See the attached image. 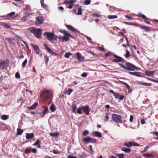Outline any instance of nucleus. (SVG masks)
<instances>
[{
  "instance_id": "obj_1",
  "label": "nucleus",
  "mask_w": 158,
  "mask_h": 158,
  "mask_svg": "<svg viewBox=\"0 0 158 158\" xmlns=\"http://www.w3.org/2000/svg\"><path fill=\"white\" fill-rule=\"evenodd\" d=\"M119 64L122 68L129 71H134L135 69H139L134 65L129 62H126L125 64V65L121 63H119Z\"/></svg>"
},
{
  "instance_id": "obj_2",
  "label": "nucleus",
  "mask_w": 158,
  "mask_h": 158,
  "mask_svg": "<svg viewBox=\"0 0 158 158\" xmlns=\"http://www.w3.org/2000/svg\"><path fill=\"white\" fill-rule=\"evenodd\" d=\"M52 96L51 91L48 90L43 91L40 94V97L41 98L43 102H46Z\"/></svg>"
},
{
  "instance_id": "obj_3",
  "label": "nucleus",
  "mask_w": 158,
  "mask_h": 158,
  "mask_svg": "<svg viewBox=\"0 0 158 158\" xmlns=\"http://www.w3.org/2000/svg\"><path fill=\"white\" fill-rule=\"evenodd\" d=\"M30 32L33 33L37 38H41L42 37V30L41 29L38 28L35 29L34 27H31L29 29Z\"/></svg>"
},
{
  "instance_id": "obj_4",
  "label": "nucleus",
  "mask_w": 158,
  "mask_h": 158,
  "mask_svg": "<svg viewBox=\"0 0 158 158\" xmlns=\"http://www.w3.org/2000/svg\"><path fill=\"white\" fill-rule=\"evenodd\" d=\"M122 117L119 115L116 114H112V118L113 121L116 123H122Z\"/></svg>"
},
{
  "instance_id": "obj_5",
  "label": "nucleus",
  "mask_w": 158,
  "mask_h": 158,
  "mask_svg": "<svg viewBox=\"0 0 158 158\" xmlns=\"http://www.w3.org/2000/svg\"><path fill=\"white\" fill-rule=\"evenodd\" d=\"M112 55L115 58L112 60V62L116 63L121 62L123 63L125 62L124 60L122 57L118 56L115 54H112Z\"/></svg>"
},
{
  "instance_id": "obj_6",
  "label": "nucleus",
  "mask_w": 158,
  "mask_h": 158,
  "mask_svg": "<svg viewBox=\"0 0 158 158\" xmlns=\"http://www.w3.org/2000/svg\"><path fill=\"white\" fill-rule=\"evenodd\" d=\"M83 141L85 144H87L89 143H94L96 142V140L89 136H88L84 138L83 139Z\"/></svg>"
},
{
  "instance_id": "obj_7",
  "label": "nucleus",
  "mask_w": 158,
  "mask_h": 158,
  "mask_svg": "<svg viewBox=\"0 0 158 158\" xmlns=\"http://www.w3.org/2000/svg\"><path fill=\"white\" fill-rule=\"evenodd\" d=\"M53 34L52 32H46L43 34V35L46 36L48 39L51 42L53 43L52 42Z\"/></svg>"
},
{
  "instance_id": "obj_8",
  "label": "nucleus",
  "mask_w": 158,
  "mask_h": 158,
  "mask_svg": "<svg viewBox=\"0 0 158 158\" xmlns=\"http://www.w3.org/2000/svg\"><path fill=\"white\" fill-rule=\"evenodd\" d=\"M137 26H139L141 29L144 30L146 32H147L152 31L154 30V29L151 27L143 26L139 24Z\"/></svg>"
},
{
  "instance_id": "obj_9",
  "label": "nucleus",
  "mask_w": 158,
  "mask_h": 158,
  "mask_svg": "<svg viewBox=\"0 0 158 158\" xmlns=\"http://www.w3.org/2000/svg\"><path fill=\"white\" fill-rule=\"evenodd\" d=\"M44 20L43 17H38L36 18V22L35 24L37 26H39L42 24Z\"/></svg>"
},
{
  "instance_id": "obj_10",
  "label": "nucleus",
  "mask_w": 158,
  "mask_h": 158,
  "mask_svg": "<svg viewBox=\"0 0 158 158\" xmlns=\"http://www.w3.org/2000/svg\"><path fill=\"white\" fill-rule=\"evenodd\" d=\"M125 146L127 147H131L132 146H139L140 145L136 142H125L124 143Z\"/></svg>"
},
{
  "instance_id": "obj_11",
  "label": "nucleus",
  "mask_w": 158,
  "mask_h": 158,
  "mask_svg": "<svg viewBox=\"0 0 158 158\" xmlns=\"http://www.w3.org/2000/svg\"><path fill=\"white\" fill-rule=\"evenodd\" d=\"M137 16L139 17H141L142 19H144V21L146 23L148 24H151V23L149 21H147V20L149 19L147 17H146L144 15H143L141 13H139V14Z\"/></svg>"
},
{
  "instance_id": "obj_12",
  "label": "nucleus",
  "mask_w": 158,
  "mask_h": 158,
  "mask_svg": "<svg viewBox=\"0 0 158 158\" xmlns=\"http://www.w3.org/2000/svg\"><path fill=\"white\" fill-rule=\"evenodd\" d=\"M44 46L45 48L46 49V50L47 51H48V53L49 54H52V55H54L55 56H56L57 55V53L52 52L51 50L50 49V48L48 46V45L46 44L45 43L44 44Z\"/></svg>"
},
{
  "instance_id": "obj_13",
  "label": "nucleus",
  "mask_w": 158,
  "mask_h": 158,
  "mask_svg": "<svg viewBox=\"0 0 158 158\" xmlns=\"http://www.w3.org/2000/svg\"><path fill=\"white\" fill-rule=\"evenodd\" d=\"M31 45L32 46L34 51L37 54H39L40 52V49L39 46L37 45H35L33 44H31Z\"/></svg>"
},
{
  "instance_id": "obj_14",
  "label": "nucleus",
  "mask_w": 158,
  "mask_h": 158,
  "mask_svg": "<svg viewBox=\"0 0 158 158\" xmlns=\"http://www.w3.org/2000/svg\"><path fill=\"white\" fill-rule=\"evenodd\" d=\"M66 27L69 30L71 31L76 33H78L79 32V31L77 29H75L71 25H66Z\"/></svg>"
},
{
  "instance_id": "obj_15",
  "label": "nucleus",
  "mask_w": 158,
  "mask_h": 158,
  "mask_svg": "<svg viewBox=\"0 0 158 158\" xmlns=\"http://www.w3.org/2000/svg\"><path fill=\"white\" fill-rule=\"evenodd\" d=\"M76 55L79 61H83L84 60V57L83 56H82L79 52L77 53H76Z\"/></svg>"
},
{
  "instance_id": "obj_16",
  "label": "nucleus",
  "mask_w": 158,
  "mask_h": 158,
  "mask_svg": "<svg viewBox=\"0 0 158 158\" xmlns=\"http://www.w3.org/2000/svg\"><path fill=\"white\" fill-rule=\"evenodd\" d=\"M43 107L44 108V109L42 112V114L41 115V117H44L47 112L48 111V108L47 106H43Z\"/></svg>"
},
{
  "instance_id": "obj_17",
  "label": "nucleus",
  "mask_w": 158,
  "mask_h": 158,
  "mask_svg": "<svg viewBox=\"0 0 158 158\" xmlns=\"http://www.w3.org/2000/svg\"><path fill=\"white\" fill-rule=\"evenodd\" d=\"M34 137V135L33 133H27L26 135V139H32Z\"/></svg>"
},
{
  "instance_id": "obj_18",
  "label": "nucleus",
  "mask_w": 158,
  "mask_h": 158,
  "mask_svg": "<svg viewBox=\"0 0 158 158\" xmlns=\"http://www.w3.org/2000/svg\"><path fill=\"white\" fill-rule=\"evenodd\" d=\"M6 62L4 60L0 62V69H3L6 68Z\"/></svg>"
},
{
  "instance_id": "obj_19",
  "label": "nucleus",
  "mask_w": 158,
  "mask_h": 158,
  "mask_svg": "<svg viewBox=\"0 0 158 158\" xmlns=\"http://www.w3.org/2000/svg\"><path fill=\"white\" fill-rule=\"evenodd\" d=\"M109 92L110 93L114 95V96L115 98H116L118 99V98L119 96V94L118 93H115L112 90H110L109 91Z\"/></svg>"
},
{
  "instance_id": "obj_20",
  "label": "nucleus",
  "mask_w": 158,
  "mask_h": 158,
  "mask_svg": "<svg viewBox=\"0 0 158 158\" xmlns=\"http://www.w3.org/2000/svg\"><path fill=\"white\" fill-rule=\"evenodd\" d=\"M143 156L144 157H145L147 158H154V156H153V155L151 153H147L145 154H143Z\"/></svg>"
},
{
  "instance_id": "obj_21",
  "label": "nucleus",
  "mask_w": 158,
  "mask_h": 158,
  "mask_svg": "<svg viewBox=\"0 0 158 158\" xmlns=\"http://www.w3.org/2000/svg\"><path fill=\"white\" fill-rule=\"evenodd\" d=\"M92 134L93 135L99 138L101 137L102 136L101 133L98 131H94Z\"/></svg>"
},
{
  "instance_id": "obj_22",
  "label": "nucleus",
  "mask_w": 158,
  "mask_h": 158,
  "mask_svg": "<svg viewBox=\"0 0 158 158\" xmlns=\"http://www.w3.org/2000/svg\"><path fill=\"white\" fill-rule=\"evenodd\" d=\"M154 71H146L145 73L146 75L148 76H151L152 77H153L154 76Z\"/></svg>"
},
{
  "instance_id": "obj_23",
  "label": "nucleus",
  "mask_w": 158,
  "mask_h": 158,
  "mask_svg": "<svg viewBox=\"0 0 158 158\" xmlns=\"http://www.w3.org/2000/svg\"><path fill=\"white\" fill-rule=\"evenodd\" d=\"M16 36L18 39H19L21 41H22V42L24 43V44L26 45L27 48L28 49L29 48L26 42L22 40V38L21 37L17 35H16Z\"/></svg>"
},
{
  "instance_id": "obj_24",
  "label": "nucleus",
  "mask_w": 158,
  "mask_h": 158,
  "mask_svg": "<svg viewBox=\"0 0 158 158\" xmlns=\"http://www.w3.org/2000/svg\"><path fill=\"white\" fill-rule=\"evenodd\" d=\"M137 82H138V83H137V84L144 86H150L152 85V84L150 83H147L146 82L142 83L141 82L138 81H137Z\"/></svg>"
},
{
  "instance_id": "obj_25",
  "label": "nucleus",
  "mask_w": 158,
  "mask_h": 158,
  "mask_svg": "<svg viewBox=\"0 0 158 158\" xmlns=\"http://www.w3.org/2000/svg\"><path fill=\"white\" fill-rule=\"evenodd\" d=\"M121 150L122 151H124L125 153H129L131 152V149L129 148H123Z\"/></svg>"
},
{
  "instance_id": "obj_26",
  "label": "nucleus",
  "mask_w": 158,
  "mask_h": 158,
  "mask_svg": "<svg viewBox=\"0 0 158 158\" xmlns=\"http://www.w3.org/2000/svg\"><path fill=\"white\" fill-rule=\"evenodd\" d=\"M38 105L37 103H34L32 105L28 108L30 110H33L35 109Z\"/></svg>"
},
{
  "instance_id": "obj_27",
  "label": "nucleus",
  "mask_w": 158,
  "mask_h": 158,
  "mask_svg": "<svg viewBox=\"0 0 158 158\" xmlns=\"http://www.w3.org/2000/svg\"><path fill=\"white\" fill-rule=\"evenodd\" d=\"M1 25L5 27L6 29H10L11 28V27L8 24L4 23H1Z\"/></svg>"
},
{
  "instance_id": "obj_28",
  "label": "nucleus",
  "mask_w": 158,
  "mask_h": 158,
  "mask_svg": "<svg viewBox=\"0 0 158 158\" xmlns=\"http://www.w3.org/2000/svg\"><path fill=\"white\" fill-rule=\"evenodd\" d=\"M42 6L44 9L48 10V6L46 5L44 3V1H43L42 2H40Z\"/></svg>"
},
{
  "instance_id": "obj_29",
  "label": "nucleus",
  "mask_w": 158,
  "mask_h": 158,
  "mask_svg": "<svg viewBox=\"0 0 158 158\" xmlns=\"http://www.w3.org/2000/svg\"><path fill=\"white\" fill-rule=\"evenodd\" d=\"M50 108L51 111L52 112H54L56 110V106L53 104L51 106Z\"/></svg>"
},
{
  "instance_id": "obj_30",
  "label": "nucleus",
  "mask_w": 158,
  "mask_h": 158,
  "mask_svg": "<svg viewBox=\"0 0 158 158\" xmlns=\"http://www.w3.org/2000/svg\"><path fill=\"white\" fill-rule=\"evenodd\" d=\"M83 112H85L87 110H88L89 107L88 106H83L81 107Z\"/></svg>"
},
{
  "instance_id": "obj_31",
  "label": "nucleus",
  "mask_w": 158,
  "mask_h": 158,
  "mask_svg": "<svg viewBox=\"0 0 158 158\" xmlns=\"http://www.w3.org/2000/svg\"><path fill=\"white\" fill-rule=\"evenodd\" d=\"M23 131V129L18 128L17 129V134L18 135H20L22 134Z\"/></svg>"
},
{
  "instance_id": "obj_32",
  "label": "nucleus",
  "mask_w": 158,
  "mask_h": 158,
  "mask_svg": "<svg viewBox=\"0 0 158 158\" xmlns=\"http://www.w3.org/2000/svg\"><path fill=\"white\" fill-rule=\"evenodd\" d=\"M115 155L118 158H124V154L123 153H118L116 154Z\"/></svg>"
},
{
  "instance_id": "obj_33",
  "label": "nucleus",
  "mask_w": 158,
  "mask_h": 158,
  "mask_svg": "<svg viewBox=\"0 0 158 158\" xmlns=\"http://www.w3.org/2000/svg\"><path fill=\"white\" fill-rule=\"evenodd\" d=\"M72 107L73 112L76 113V111L77 108L76 105L75 104H73L72 105Z\"/></svg>"
},
{
  "instance_id": "obj_34",
  "label": "nucleus",
  "mask_w": 158,
  "mask_h": 158,
  "mask_svg": "<svg viewBox=\"0 0 158 158\" xmlns=\"http://www.w3.org/2000/svg\"><path fill=\"white\" fill-rule=\"evenodd\" d=\"M124 23H125V24L130 25H134V26L138 25V24L137 23H131V22H124Z\"/></svg>"
},
{
  "instance_id": "obj_35",
  "label": "nucleus",
  "mask_w": 158,
  "mask_h": 158,
  "mask_svg": "<svg viewBox=\"0 0 158 158\" xmlns=\"http://www.w3.org/2000/svg\"><path fill=\"white\" fill-rule=\"evenodd\" d=\"M83 10V9L81 8V7H79L78 9V12L77 15H81L82 14V11Z\"/></svg>"
},
{
  "instance_id": "obj_36",
  "label": "nucleus",
  "mask_w": 158,
  "mask_h": 158,
  "mask_svg": "<svg viewBox=\"0 0 158 158\" xmlns=\"http://www.w3.org/2000/svg\"><path fill=\"white\" fill-rule=\"evenodd\" d=\"M108 18L110 19H113L117 18V16L116 15H109L108 16Z\"/></svg>"
},
{
  "instance_id": "obj_37",
  "label": "nucleus",
  "mask_w": 158,
  "mask_h": 158,
  "mask_svg": "<svg viewBox=\"0 0 158 158\" xmlns=\"http://www.w3.org/2000/svg\"><path fill=\"white\" fill-rule=\"evenodd\" d=\"M29 149H31V147H29L28 148H26L25 150V153L28 154L31 153V150H30Z\"/></svg>"
},
{
  "instance_id": "obj_38",
  "label": "nucleus",
  "mask_w": 158,
  "mask_h": 158,
  "mask_svg": "<svg viewBox=\"0 0 158 158\" xmlns=\"http://www.w3.org/2000/svg\"><path fill=\"white\" fill-rule=\"evenodd\" d=\"M40 141L39 139H38L36 141V142L33 144V145L35 146L38 145L37 148H40Z\"/></svg>"
},
{
  "instance_id": "obj_39",
  "label": "nucleus",
  "mask_w": 158,
  "mask_h": 158,
  "mask_svg": "<svg viewBox=\"0 0 158 158\" xmlns=\"http://www.w3.org/2000/svg\"><path fill=\"white\" fill-rule=\"evenodd\" d=\"M27 59H25V60H24V61L23 62L22 64V67L23 68L24 67H26V64H27Z\"/></svg>"
},
{
  "instance_id": "obj_40",
  "label": "nucleus",
  "mask_w": 158,
  "mask_h": 158,
  "mask_svg": "<svg viewBox=\"0 0 158 158\" xmlns=\"http://www.w3.org/2000/svg\"><path fill=\"white\" fill-rule=\"evenodd\" d=\"M50 135L52 137H56L59 135V134L57 132L51 133Z\"/></svg>"
},
{
  "instance_id": "obj_41",
  "label": "nucleus",
  "mask_w": 158,
  "mask_h": 158,
  "mask_svg": "<svg viewBox=\"0 0 158 158\" xmlns=\"http://www.w3.org/2000/svg\"><path fill=\"white\" fill-rule=\"evenodd\" d=\"M8 118V117L6 115H3L1 116V118L3 120L7 119Z\"/></svg>"
},
{
  "instance_id": "obj_42",
  "label": "nucleus",
  "mask_w": 158,
  "mask_h": 158,
  "mask_svg": "<svg viewBox=\"0 0 158 158\" xmlns=\"http://www.w3.org/2000/svg\"><path fill=\"white\" fill-rule=\"evenodd\" d=\"M72 55V54L71 53L69 52H68L65 54L64 56L66 58H69L70 56Z\"/></svg>"
},
{
  "instance_id": "obj_43",
  "label": "nucleus",
  "mask_w": 158,
  "mask_h": 158,
  "mask_svg": "<svg viewBox=\"0 0 158 158\" xmlns=\"http://www.w3.org/2000/svg\"><path fill=\"white\" fill-rule=\"evenodd\" d=\"M73 91V90L72 89H69L66 92V94L68 95H69Z\"/></svg>"
},
{
  "instance_id": "obj_44",
  "label": "nucleus",
  "mask_w": 158,
  "mask_h": 158,
  "mask_svg": "<svg viewBox=\"0 0 158 158\" xmlns=\"http://www.w3.org/2000/svg\"><path fill=\"white\" fill-rule=\"evenodd\" d=\"M125 56L126 58H127L130 56V52L127 49L126 50V55Z\"/></svg>"
},
{
  "instance_id": "obj_45",
  "label": "nucleus",
  "mask_w": 158,
  "mask_h": 158,
  "mask_svg": "<svg viewBox=\"0 0 158 158\" xmlns=\"http://www.w3.org/2000/svg\"><path fill=\"white\" fill-rule=\"evenodd\" d=\"M63 37L64 41H66L69 40V36L64 35Z\"/></svg>"
},
{
  "instance_id": "obj_46",
  "label": "nucleus",
  "mask_w": 158,
  "mask_h": 158,
  "mask_svg": "<svg viewBox=\"0 0 158 158\" xmlns=\"http://www.w3.org/2000/svg\"><path fill=\"white\" fill-rule=\"evenodd\" d=\"M91 2L90 0H85L84 2V4L86 5H88Z\"/></svg>"
},
{
  "instance_id": "obj_47",
  "label": "nucleus",
  "mask_w": 158,
  "mask_h": 158,
  "mask_svg": "<svg viewBox=\"0 0 158 158\" xmlns=\"http://www.w3.org/2000/svg\"><path fill=\"white\" fill-rule=\"evenodd\" d=\"M122 83L123 85H125L127 87V88L128 90L130 89V86L127 83L123 82H122Z\"/></svg>"
},
{
  "instance_id": "obj_48",
  "label": "nucleus",
  "mask_w": 158,
  "mask_h": 158,
  "mask_svg": "<svg viewBox=\"0 0 158 158\" xmlns=\"http://www.w3.org/2000/svg\"><path fill=\"white\" fill-rule=\"evenodd\" d=\"M60 32L61 33L64 34V35H67L68 33L67 31H65L64 30H61L60 31Z\"/></svg>"
},
{
  "instance_id": "obj_49",
  "label": "nucleus",
  "mask_w": 158,
  "mask_h": 158,
  "mask_svg": "<svg viewBox=\"0 0 158 158\" xmlns=\"http://www.w3.org/2000/svg\"><path fill=\"white\" fill-rule=\"evenodd\" d=\"M141 74V73L138 72H135L134 76L140 77L142 76Z\"/></svg>"
},
{
  "instance_id": "obj_50",
  "label": "nucleus",
  "mask_w": 158,
  "mask_h": 158,
  "mask_svg": "<svg viewBox=\"0 0 158 158\" xmlns=\"http://www.w3.org/2000/svg\"><path fill=\"white\" fill-rule=\"evenodd\" d=\"M82 109L81 107H79L77 110V113L79 114H81L82 113Z\"/></svg>"
},
{
  "instance_id": "obj_51",
  "label": "nucleus",
  "mask_w": 158,
  "mask_h": 158,
  "mask_svg": "<svg viewBox=\"0 0 158 158\" xmlns=\"http://www.w3.org/2000/svg\"><path fill=\"white\" fill-rule=\"evenodd\" d=\"M89 133V131L87 130H85L83 132L82 135L83 136H85L87 135Z\"/></svg>"
},
{
  "instance_id": "obj_52",
  "label": "nucleus",
  "mask_w": 158,
  "mask_h": 158,
  "mask_svg": "<svg viewBox=\"0 0 158 158\" xmlns=\"http://www.w3.org/2000/svg\"><path fill=\"white\" fill-rule=\"evenodd\" d=\"M149 148V146H147L145 147L144 148L143 150L141 151L140 152L141 153H142L144 152H146L147 150Z\"/></svg>"
},
{
  "instance_id": "obj_53",
  "label": "nucleus",
  "mask_w": 158,
  "mask_h": 158,
  "mask_svg": "<svg viewBox=\"0 0 158 158\" xmlns=\"http://www.w3.org/2000/svg\"><path fill=\"white\" fill-rule=\"evenodd\" d=\"M98 49L100 51L105 52V49L101 47H98Z\"/></svg>"
},
{
  "instance_id": "obj_54",
  "label": "nucleus",
  "mask_w": 158,
  "mask_h": 158,
  "mask_svg": "<svg viewBox=\"0 0 158 158\" xmlns=\"http://www.w3.org/2000/svg\"><path fill=\"white\" fill-rule=\"evenodd\" d=\"M109 119V117L108 116V114L106 113V115L105 116L104 120L106 122V121H107Z\"/></svg>"
},
{
  "instance_id": "obj_55",
  "label": "nucleus",
  "mask_w": 158,
  "mask_h": 158,
  "mask_svg": "<svg viewBox=\"0 0 158 158\" xmlns=\"http://www.w3.org/2000/svg\"><path fill=\"white\" fill-rule=\"evenodd\" d=\"M147 79L150 80V81H152L153 82H155V83H157V80H155L154 79H153L152 78H148V77H146V78Z\"/></svg>"
},
{
  "instance_id": "obj_56",
  "label": "nucleus",
  "mask_w": 158,
  "mask_h": 158,
  "mask_svg": "<svg viewBox=\"0 0 158 158\" xmlns=\"http://www.w3.org/2000/svg\"><path fill=\"white\" fill-rule=\"evenodd\" d=\"M89 147L90 148V150L91 151L90 152V154H93L94 153V152L93 150V148L92 147V146L91 145H90L89 146Z\"/></svg>"
},
{
  "instance_id": "obj_57",
  "label": "nucleus",
  "mask_w": 158,
  "mask_h": 158,
  "mask_svg": "<svg viewBox=\"0 0 158 158\" xmlns=\"http://www.w3.org/2000/svg\"><path fill=\"white\" fill-rule=\"evenodd\" d=\"M28 15H29L28 14V15L27 16H24L23 17H22L21 19V20L23 22L27 20V17Z\"/></svg>"
},
{
  "instance_id": "obj_58",
  "label": "nucleus",
  "mask_w": 158,
  "mask_h": 158,
  "mask_svg": "<svg viewBox=\"0 0 158 158\" xmlns=\"http://www.w3.org/2000/svg\"><path fill=\"white\" fill-rule=\"evenodd\" d=\"M31 151L32 153H35L37 152V150L35 148H33L31 150Z\"/></svg>"
},
{
  "instance_id": "obj_59",
  "label": "nucleus",
  "mask_w": 158,
  "mask_h": 158,
  "mask_svg": "<svg viewBox=\"0 0 158 158\" xmlns=\"http://www.w3.org/2000/svg\"><path fill=\"white\" fill-rule=\"evenodd\" d=\"M44 58L45 60V62L46 63H47L48 60H49V57L48 56H44Z\"/></svg>"
},
{
  "instance_id": "obj_60",
  "label": "nucleus",
  "mask_w": 158,
  "mask_h": 158,
  "mask_svg": "<svg viewBox=\"0 0 158 158\" xmlns=\"http://www.w3.org/2000/svg\"><path fill=\"white\" fill-rule=\"evenodd\" d=\"M112 54H114L113 53H111V52H109L108 53H106L105 55V56L106 57H108L109 56H110L111 55H112Z\"/></svg>"
},
{
  "instance_id": "obj_61",
  "label": "nucleus",
  "mask_w": 158,
  "mask_h": 158,
  "mask_svg": "<svg viewBox=\"0 0 158 158\" xmlns=\"http://www.w3.org/2000/svg\"><path fill=\"white\" fill-rule=\"evenodd\" d=\"M15 76L16 78L18 79L20 78V74L18 72H17L15 73Z\"/></svg>"
},
{
  "instance_id": "obj_62",
  "label": "nucleus",
  "mask_w": 158,
  "mask_h": 158,
  "mask_svg": "<svg viewBox=\"0 0 158 158\" xmlns=\"http://www.w3.org/2000/svg\"><path fill=\"white\" fill-rule=\"evenodd\" d=\"M88 74L86 73H83L81 75V76L84 77H86L87 76Z\"/></svg>"
},
{
  "instance_id": "obj_63",
  "label": "nucleus",
  "mask_w": 158,
  "mask_h": 158,
  "mask_svg": "<svg viewBox=\"0 0 158 158\" xmlns=\"http://www.w3.org/2000/svg\"><path fill=\"white\" fill-rule=\"evenodd\" d=\"M124 98V96L123 95H119L118 98H119V99L120 100H122Z\"/></svg>"
},
{
  "instance_id": "obj_64",
  "label": "nucleus",
  "mask_w": 158,
  "mask_h": 158,
  "mask_svg": "<svg viewBox=\"0 0 158 158\" xmlns=\"http://www.w3.org/2000/svg\"><path fill=\"white\" fill-rule=\"evenodd\" d=\"M59 40L61 42H64V37L63 36H60L59 37Z\"/></svg>"
}]
</instances>
